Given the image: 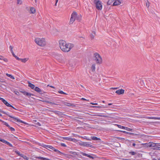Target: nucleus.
Returning a JSON list of instances; mask_svg holds the SVG:
<instances>
[{
  "mask_svg": "<svg viewBox=\"0 0 160 160\" xmlns=\"http://www.w3.org/2000/svg\"><path fill=\"white\" fill-rule=\"evenodd\" d=\"M59 46L62 51L65 52L69 51L74 46L71 43H67L63 40H60L59 42Z\"/></svg>",
  "mask_w": 160,
  "mask_h": 160,
  "instance_id": "f257e3e1",
  "label": "nucleus"
},
{
  "mask_svg": "<svg viewBox=\"0 0 160 160\" xmlns=\"http://www.w3.org/2000/svg\"><path fill=\"white\" fill-rule=\"evenodd\" d=\"M35 42L38 45L43 46L46 44V42L44 38H37L35 39Z\"/></svg>",
  "mask_w": 160,
  "mask_h": 160,
  "instance_id": "f03ea898",
  "label": "nucleus"
},
{
  "mask_svg": "<svg viewBox=\"0 0 160 160\" xmlns=\"http://www.w3.org/2000/svg\"><path fill=\"white\" fill-rule=\"evenodd\" d=\"M93 59L97 64H100L102 62V59L101 57L99 54L97 53H94Z\"/></svg>",
  "mask_w": 160,
  "mask_h": 160,
  "instance_id": "7ed1b4c3",
  "label": "nucleus"
},
{
  "mask_svg": "<svg viewBox=\"0 0 160 160\" xmlns=\"http://www.w3.org/2000/svg\"><path fill=\"white\" fill-rule=\"evenodd\" d=\"M94 2L96 5L97 9L98 10H101L102 8V5L100 0H94Z\"/></svg>",
  "mask_w": 160,
  "mask_h": 160,
  "instance_id": "20e7f679",
  "label": "nucleus"
},
{
  "mask_svg": "<svg viewBox=\"0 0 160 160\" xmlns=\"http://www.w3.org/2000/svg\"><path fill=\"white\" fill-rule=\"evenodd\" d=\"M77 16V13L75 12H73L71 15V17L70 19V23L72 24L76 20Z\"/></svg>",
  "mask_w": 160,
  "mask_h": 160,
  "instance_id": "39448f33",
  "label": "nucleus"
},
{
  "mask_svg": "<svg viewBox=\"0 0 160 160\" xmlns=\"http://www.w3.org/2000/svg\"><path fill=\"white\" fill-rule=\"evenodd\" d=\"M2 112L4 114H6L8 116L10 117L13 118L14 120L15 121L16 120L18 122L25 123V122L21 120L20 119H18L17 118H15L13 116H12L10 115L9 114L8 112H4L2 111Z\"/></svg>",
  "mask_w": 160,
  "mask_h": 160,
  "instance_id": "423d86ee",
  "label": "nucleus"
},
{
  "mask_svg": "<svg viewBox=\"0 0 160 160\" xmlns=\"http://www.w3.org/2000/svg\"><path fill=\"white\" fill-rule=\"evenodd\" d=\"M0 100H1L8 107H12V108L16 109L14 107H13L12 105H10L8 102H7L5 99L2 98H0Z\"/></svg>",
  "mask_w": 160,
  "mask_h": 160,
  "instance_id": "0eeeda50",
  "label": "nucleus"
},
{
  "mask_svg": "<svg viewBox=\"0 0 160 160\" xmlns=\"http://www.w3.org/2000/svg\"><path fill=\"white\" fill-rule=\"evenodd\" d=\"M79 145L80 146H83L84 147H89L92 148V145L90 144H89L87 142H80L79 143Z\"/></svg>",
  "mask_w": 160,
  "mask_h": 160,
  "instance_id": "6e6552de",
  "label": "nucleus"
},
{
  "mask_svg": "<svg viewBox=\"0 0 160 160\" xmlns=\"http://www.w3.org/2000/svg\"><path fill=\"white\" fill-rule=\"evenodd\" d=\"M116 125H117L118 126V127L119 128L125 129L128 131H132V129L130 128H128V127H124L123 126H122L121 125H118V124H116Z\"/></svg>",
  "mask_w": 160,
  "mask_h": 160,
  "instance_id": "1a4fd4ad",
  "label": "nucleus"
},
{
  "mask_svg": "<svg viewBox=\"0 0 160 160\" xmlns=\"http://www.w3.org/2000/svg\"><path fill=\"white\" fill-rule=\"evenodd\" d=\"M21 92L24 95L26 96L29 97H31V96H34L33 94L27 92L25 91H21Z\"/></svg>",
  "mask_w": 160,
  "mask_h": 160,
  "instance_id": "9d476101",
  "label": "nucleus"
},
{
  "mask_svg": "<svg viewBox=\"0 0 160 160\" xmlns=\"http://www.w3.org/2000/svg\"><path fill=\"white\" fill-rule=\"evenodd\" d=\"M124 90L123 89H121L116 91L115 93L118 95L122 94L124 93Z\"/></svg>",
  "mask_w": 160,
  "mask_h": 160,
  "instance_id": "9b49d317",
  "label": "nucleus"
},
{
  "mask_svg": "<svg viewBox=\"0 0 160 160\" xmlns=\"http://www.w3.org/2000/svg\"><path fill=\"white\" fill-rule=\"evenodd\" d=\"M34 90L41 94L43 93V92L38 87H36L34 89Z\"/></svg>",
  "mask_w": 160,
  "mask_h": 160,
  "instance_id": "f8f14e48",
  "label": "nucleus"
},
{
  "mask_svg": "<svg viewBox=\"0 0 160 160\" xmlns=\"http://www.w3.org/2000/svg\"><path fill=\"white\" fill-rule=\"evenodd\" d=\"M42 146L45 148H49L52 150L53 149H54V147H53L52 146H50V145L43 144L42 145Z\"/></svg>",
  "mask_w": 160,
  "mask_h": 160,
  "instance_id": "ddd939ff",
  "label": "nucleus"
},
{
  "mask_svg": "<svg viewBox=\"0 0 160 160\" xmlns=\"http://www.w3.org/2000/svg\"><path fill=\"white\" fill-rule=\"evenodd\" d=\"M80 153L83 156H87V157H89L91 158H92V159L93 158V157L92 156H91L90 155L88 154H87V153H84L83 152H80Z\"/></svg>",
  "mask_w": 160,
  "mask_h": 160,
  "instance_id": "4468645a",
  "label": "nucleus"
},
{
  "mask_svg": "<svg viewBox=\"0 0 160 160\" xmlns=\"http://www.w3.org/2000/svg\"><path fill=\"white\" fill-rule=\"evenodd\" d=\"M63 138L66 140L73 142H75L76 140V139L75 138H72L70 137H64Z\"/></svg>",
  "mask_w": 160,
  "mask_h": 160,
  "instance_id": "2eb2a0df",
  "label": "nucleus"
},
{
  "mask_svg": "<svg viewBox=\"0 0 160 160\" xmlns=\"http://www.w3.org/2000/svg\"><path fill=\"white\" fill-rule=\"evenodd\" d=\"M114 1L115 2L113 3V6H117L121 3L120 0H114Z\"/></svg>",
  "mask_w": 160,
  "mask_h": 160,
  "instance_id": "dca6fc26",
  "label": "nucleus"
},
{
  "mask_svg": "<svg viewBox=\"0 0 160 160\" xmlns=\"http://www.w3.org/2000/svg\"><path fill=\"white\" fill-rule=\"evenodd\" d=\"M160 143H155L154 142H151L150 144L151 147H157L158 146H160Z\"/></svg>",
  "mask_w": 160,
  "mask_h": 160,
  "instance_id": "f3484780",
  "label": "nucleus"
},
{
  "mask_svg": "<svg viewBox=\"0 0 160 160\" xmlns=\"http://www.w3.org/2000/svg\"><path fill=\"white\" fill-rule=\"evenodd\" d=\"M64 104L68 106H72L74 107L75 106V105L74 104H71L70 103L67 102H64Z\"/></svg>",
  "mask_w": 160,
  "mask_h": 160,
  "instance_id": "a211bd4d",
  "label": "nucleus"
},
{
  "mask_svg": "<svg viewBox=\"0 0 160 160\" xmlns=\"http://www.w3.org/2000/svg\"><path fill=\"white\" fill-rule=\"evenodd\" d=\"M28 86L30 87L32 89H34V88H35V86L34 84L31 83L29 82H28Z\"/></svg>",
  "mask_w": 160,
  "mask_h": 160,
  "instance_id": "6ab92c4d",
  "label": "nucleus"
},
{
  "mask_svg": "<svg viewBox=\"0 0 160 160\" xmlns=\"http://www.w3.org/2000/svg\"><path fill=\"white\" fill-rule=\"evenodd\" d=\"M30 11L31 13L34 14L36 12V9L35 8L32 7L30 8Z\"/></svg>",
  "mask_w": 160,
  "mask_h": 160,
  "instance_id": "aec40b11",
  "label": "nucleus"
},
{
  "mask_svg": "<svg viewBox=\"0 0 160 160\" xmlns=\"http://www.w3.org/2000/svg\"><path fill=\"white\" fill-rule=\"evenodd\" d=\"M53 150H54L55 152L58 153H59V154L60 155H65L64 153L61 152L58 149H55L54 148V149H53Z\"/></svg>",
  "mask_w": 160,
  "mask_h": 160,
  "instance_id": "412c9836",
  "label": "nucleus"
},
{
  "mask_svg": "<svg viewBox=\"0 0 160 160\" xmlns=\"http://www.w3.org/2000/svg\"><path fill=\"white\" fill-rule=\"evenodd\" d=\"M82 16L80 15H78L77 14V16L76 18V20L78 21H80L81 19Z\"/></svg>",
  "mask_w": 160,
  "mask_h": 160,
  "instance_id": "4be33fe9",
  "label": "nucleus"
},
{
  "mask_svg": "<svg viewBox=\"0 0 160 160\" xmlns=\"http://www.w3.org/2000/svg\"><path fill=\"white\" fill-rule=\"evenodd\" d=\"M144 146L147 148H151L150 142L144 144Z\"/></svg>",
  "mask_w": 160,
  "mask_h": 160,
  "instance_id": "5701e85b",
  "label": "nucleus"
},
{
  "mask_svg": "<svg viewBox=\"0 0 160 160\" xmlns=\"http://www.w3.org/2000/svg\"><path fill=\"white\" fill-rule=\"evenodd\" d=\"M41 101L43 102H46L48 103H49V104H53V105H56V104H55V103H53V102H49L48 101H46V100H41Z\"/></svg>",
  "mask_w": 160,
  "mask_h": 160,
  "instance_id": "b1692460",
  "label": "nucleus"
},
{
  "mask_svg": "<svg viewBox=\"0 0 160 160\" xmlns=\"http://www.w3.org/2000/svg\"><path fill=\"white\" fill-rule=\"evenodd\" d=\"M92 139L93 140L99 141L101 140L100 138H98L95 136L92 137Z\"/></svg>",
  "mask_w": 160,
  "mask_h": 160,
  "instance_id": "393cba45",
  "label": "nucleus"
},
{
  "mask_svg": "<svg viewBox=\"0 0 160 160\" xmlns=\"http://www.w3.org/2000/svg\"><path fill=\"white\" fill-rule=\"evenodd\" d=\"M91 70L92 71L94 72L95 70V65L93 64L91 67Z\"/></svg>",
  "mask_w": 160,
  "mask_h": 160,
  "instance_id": "a878e982",
  "label": "nucleus"
},
{
  "mask_svg": "<svg viewBox=\"0 0 160 160\" xmlns=\"http://www.w3.org/2000/svg\"><path fill=\"white\" fill-rule=\"evenodd\" d=\"M95 35V32H93L91 34V37L92 39H93Z\"/></svg>",
  "mask_w": 160,
  "mask_h": 160,
  "instance_id": "bb28decb",
  "label": "nucleus"
},
{
  "mask_svg": "<svg viewBox=\"0 0 160 160\" xmlns=\"http://www.w3.org/2000/svg\"><path fill=\"white\" fill-rule=\"evenodd\" d=\"M28 58H25L24 59L21 58V61L22 62L25 63L28 60Z\"/></svg>",
  "mask_w": 160,
  "mask_h": 160,
  "instance_id": "cd10ccee",
  "label": "nucleus"
},
{
  "mask_svg": "<svg viewBox=\"0 0 160 160\" xmlns=\"http://www.w3.org/2000/svg\"><path fill=\"white\" fill-rule=\"evenodd\" d=\"M62 57L61 55H59V56H56L55 57V58L57 59L60 60L62 58Z\"/></svg>",
  "mask_w": 160,
  "mask_h": 160,
  "instance_id": "c85d7f7f",
  "label": "nucleus"
},
{
  "mask_svg": "<svg viewBox=\"0 0 160 160\" xmlns=\"http://www.w3.org/2000/svg\"><path fill=\"white\" fill-rule=\"evenodd\" d=\"M37 158H38L39 159H42L43 160H48V158H43V157H37Z\"/></svg>",
  "mask_w": 160,
  "mask_h": 160,
  "instance_id": "c756f323",
  "label": "nucleus"
},
{
  "mask_svg": "<svg viewBox=\"0 0 160 160\" xmlns=\"http://www.w3.org/2000/svg\"><path fill=\"white\" fill-rule=\"evenodd\" d=\"M6 75L7 76H8V77H10V78L12 79H14V78L11 75L7 73Z\"/></svg>",
  "mask_w": 160,
  "mask_h": 160,
  "instance_id": "7c9ffc66",
  "label": "nucleus"
},
{
  "mask_svg": "<svg viewBox=\"0 0 160 160\" xmlns=\"http://www.w3.org/2000/svg\"><path fill=\"white\" fill-rule=\"evenodd\" d=\"M120 131L122 132H123L124 133H125L128 134H131V135L133 134V133L128 132H126L125 131Z\"/></svg>",
  "mask_w": 160,
  "mask_h": 160,
  "instance_id": "2f4dec72",
  "label": "nucleus"
},
{
  "mask_svg": "<svg viewBox=\"0 0 160 160\" xmlns=\"http://www.w3.org/2000/svg\"><path fill=\"white\" fill-rule=\"evenodd\" d=\"M151 119L160 120V117H151Z\"/></svg>",
  "mask_w": 160,
  "mask_h": 160,
  "instance_id": "473e14b6",
  "label": "nucleus"
},
{
  "mask_svg": "<svg viewBox=\"0 0 160 160\" xmlns=\"http://www.w3.org/2000/svg\"><path fill=\"white\" fill-rule=\"evenodd\" d=\"M153 150H160V147H158L153 148Z\"/></svg>",
  "mask_w": 160,
  "mask_h": 160,
  "instance_id": "72a5a7b5",
  "label": "nucleus"
},
{
  "mask_svg": "<svg viewBox=\"0 0 160 160\" xmlns=\"http://www.w3.org/2000/svg\"><path fill=\"white\" fill-rule=\"evenodd\" d=\"M17 0V4L21 5L22 3V0Z\"/></svg>",
  "mask_w": 160,
  "mask_h": 160,
  "instance_id": "f704fd0d",
  "label": "nucleus"
},
{
  "mask_svg": "<svg viewBox=\"0 0 160 160\" xmlns=\"http://www.w3.org/2000/svg\"><path fill=\"white\" fill-rule=\"evenodd\" d=\"M129 153L132 155H134L136 154V153L135 152H130Z\"/></svg>",
  "mask_w": 160,
  "mask_h": 160,
  "instance_id": "c9c22d12",
  "label": "nucleus"
},
{
  "mask_svg": "<svg viewBox=\"0 0 160 160\" xmlns=\"http://www.w3.org/2000/svg\"><path fill=\"white\" fill-rule=\"evenodd\" d=\"M0 141L2 142H3L4 143H5V144H6L8 142L7 141L4 140V139H1Z\"/></svg>",
  "mask_w": 160,
  "mask_h": 160,
  "instance_id": "e433bc0d",
  "label": "nucleus"
},
{
  "mask_svg": "<svg viewBox=\"0 0 160 160\" xmlns=\"http://www.w3.org/2000/svg\"><path fill=\"white\" fill-rule=\"evenodd\" d=\"M0 141L2 142H3L4 143H5V144H6L8 142L7 141L4 140V139H1Z\"/></svg>",
  "mask_w": 160,
  "mask_h": 160,
  "instance_id": "4c0bfd02",
  "label": "nucleus"
},
{
  "mask_svg": "<svg viewBox=\"0 0 160 160\" xmlns=\"http://www.w3.org/2000/svg\"><path fill=\"white\" fill-rule=\"evenodd\" d=\"M0 141L2 142H3L4 143H5V144H6L8 142L7 141L4 140V139H1Z\"/></svg>",
  "mask_w": 160,
  "mask_h": 160,
  "instance_id": "58836bf2",
  "label": "nucleus"
},
{
  "mask_svg": "<svg viewBox=\"0 0 160 160\" xmlns=\"http://www.w3.org/2000/svg\"><path fill=\"white\" fill-rule=\"evenodd\" d=\"M13 47H12V46H10V47H9V48H10V51L11 52H13Z\"/></svg>",
  "mask_w": 160,
  "mask_h": 160,
  "instance_id": "ea45409f",
  "label": "nucleus"
},
{
  "mask_svg": "<svg viewBox=\"0 0 160 160\" xmlns=\"http://www.w3.org/2000/svg\"><path fill=\"white\" fill-rule=\"evenodd\" d=\"M6 144H7V145H9V146L10 147H13L12 145V144H11L10 143H9V142H8L7 143H6Z\"/></svg>",
  "mask_w": 160,
  "mask_h": 160,
  "instance_id": "a19ab883",
  "label": "nucleus"
},
{
  "mask_svg": "<svg viewBox=\"0 0 160 160\" xmlns=\"http://www.w3.org/2000/svg\"><path fill=\"white\" fill-rule=\"evenodd\" d=\"M60 94H67L65 93L63 91H60L58 92Z\"/></svg>",
  "mask_w": 160,
  "mask_h": 160,
  "instance_id": "79ce46f5",
  "label": "nucleus"
},
{
  "mask_svg": "<svg viewBox=\"0 0 160 160\" xmlns=\"http://www.w3.org/2000/svg\"><path fill=\"white\" fill-rule=\"evenodd\" d=\"M24 159L28 160L29 159L26 156L24 155L23 158Z\"/></svg>",
  "mask_w": 160,
  "mask_h": 160,
  "instance_id": "37998d69",
  "label": "nucleus"
},
{
  "mask_svg": "<svg viewBox=\"0 0 160 160\" xmlns=\"http://www.w3.org/2000/svg\"><path fill=\"white\" fill-rule=\"evenodd\" d=\"M116 138H117V139H120V140H125V139L124 138H119V137H117Z\"/></svg>",
  "mask_w": 160,
  "mask_h": 160,
  "instance_id": "c03bdc74",
  "label": "nucleus"
},
{
  "mask_svg": "<svg viewBox=\"0 0 160 160\" xmlns=\"http://www.w3.org/2000/svg\"><path fill=\"white\" fill-rule=\"evenodd\" d=\"M4 124L6 126H7V127H8L9 128L10 127V126L8 125V123H6V122H5V123H4Z\"/></svg>",
  "mask_w": 160,
  "mask_h": 160,
  "instance_id": "a18cd8bd",
  "label": "nucleus"
},
{
  "mask_svg": "<svg viewBox=\"0 0 160 160\" xmlns=\"http://www.w3.org/2000/svg\"><path fill=\"white\" fill-rule=\"evenodd\" d=\"M15 152L16 153H17V154H18L19 156H20V155L21 154L20 152H19L17 151H15Z\"/></svg>",
  "mask_w": 160,
  "mask_h": 160,
  "instance_id": "49530a36",
  "label": "nucleus"
},
{
  "mask_svg": "<svg viewBox=\"0 0 160 160\" xmlns=\"http://www.w3.org/2000/svg\"><path fill=\"white\" fill-rule=\"evenodd\" d=\"M61 145L63 147H66V145H65V144H64V143H61Z\"/></svg>",
  "mask_w": 160,
  "mask_h": 160,
  "instance_id": "de8ad7c7",
  "label": "nucleus"
},
{
  "mask_svg": "<svg viewBox=\"0 0 160 160\" xmlns=\"http://www.w3.org/2000/svg\"><path fill=\"white\" fill-rule=\"evenodd\" d=\"M10 130L11 131H15V129L13 128H12V127H10Z\"/></svg>",
  "mask_w": 160,
  "mask_h": 160,
  "instance_id": "09e8293b",
  "label": "nucleus"
},
{
  "mask_svg": "<svg viewBox=\"0 0 160 160\" xmlns=\"http://www.w3.org/2000/svg\"><path fill=\"white\" fill-rule=\"evenodd\" d=\"M16 59L18 60H21V58H19L17 56L16 57Z\"/></svg>",
  "mask_w": 160,
  "mask_h": 160,
  "instance_id": "8fccbe9b",
  "label": "nucleus"
},
{
  "mask_svg": "<svg viewBox=\"0 0 160 160\" xmlns=\"http://www.w3.org/2000/svg\"><path fill=\"white\" fill-rule=\"evenodd\" d=\"M81 100H85V101H88V100H87L84 98H81Z\"/></svg>",
  "mask_w": 160,
  "mask_h": 160,
  "instance_id": "3c124183",
  "label": "nucleus"
},
{
  "mask_svg": "<svg viewBox=\"0 0 160 160\" xmlns=\"http://www.w3.org/2000/svg\"><path fill=\"white\" fill-rule=\"evenodd\" d=\"M12 54L13 56L15 58H16V57H17L16 56L15 54H14L13 52H12Z\"/></svg>",
  "mask_w": 160,
  "mask_h": 160,
  "instance_id": "603ef678",
  "label": "nucleus"
},
{
  "mask_svg": "<svg viewBox=\"0 0 160 160\" xmlns=\"http://www.w3.org/2000/svg\"><path fill=\"white\" fill-rule=\"evenodd\" d=\"M122 160H131L130 159H129L122 158Z\"/></svg>",
  "mask_w": 160,
  "mask_h": 160,
  "instance_id": "864d4df0",
  "label": "nucleus"
},
{
  "mask_svg": "<svg viewBox=\"0 0 160 160\" xmlns=\"http://www.w3.org/2000/svg\"><path fill=\"white\" fill-rule=\"evenodd\" d=\"M93 107L99 108H101V107H100V106H93Z\"/></svg>",
  "mask_w": 160,
  "mask_h": 160,
  "instance_id": "5fc2aeb1",
  "label": "nucleus"
},
{
  "mask_svg": "<svg viewBox=\"0 0 160 160\" xmlns=\"http://www.w3.org/2000/svg\"><path fill=\"white\" fill-rule=\"evenodd\" d=\"M37 124L38 125V126H41V124L39 122H38L37 123Z\"/></svg>",
  "mask_w": 160,
  "mask_h": 160,
  "instance_id": "6e6d98bb",
  "label": "nucleus"
},
{
  "mask_svg": "<svg viewBox=\"0 0 160 160\" xmlns=\"http://www.w3.org/2000/svg\"><path fill=\"white\" fill-rule=\"evenodd\" d=\"M24 156V155L23 154H21L20 155V156H21V157H22L23 158V156Z\"/></svg>",
  "mask_w": 160,
  "mask_h": 160,
  "instance_id": "4d7b16f0",
  "label": "nucleus"
},
{
  "mask_svg": "<svg viewBox=\"0 0 160 160\" xmlns=\"http://www.w3.org/2000/svg\"><path fill=\"white\" fill-rule=\"evenodd\" d=\"M4 61L6 62H8V60L7 59L5 58L3 59Z\"/></svg>",
  "mask_w": 160,
  "mask_h": 160,
  "instance_id": "13d9d810",
  "label": "nucleus"
},
{
  "mask_svg": "<svg viewBox=\"0 0 160 160\" xmlns=\"http://www.w3.org/2000/svg\"><path fill=\"white\" fill-rule=\"evenodd\" d=\"M47 86H50V87L52 88H55L53 86H49V85H48Z\"/></svg>",
  "mask_w": 160,
  "mask_h": 160,
  "instance_id": "bf43d9fd",
  "label": "nucleus"
},
{
  "mask_svg": "<svg viewBox=\"0 0 160 160\" xmlns=\"http://www.w3.org/2000/svg\"><path fill=\"white\" fill-rule=\"evenodd\" d=\"M111 88L112 89H117L118 88Z\"/></svg>",
  "mask_w": 160,
  "mask_h": 160,
  "instance_id": "052dcab7",
  "label": "nucleus"
},
{
  "mask_svg": "<svg viewBox=\"0 0 160 160\" xmlns=\"http://www.w3.org/2000/svg\"><path fill=\"white\" fill-rule=\"evenodd\" d=\"M98 116H99L103 117H105L104 116L102 115H98Z\"/></svg>",
  "mask_w": 160,
  "mask_h": 160,
  "instance_id": "680f3d73",
  "label": "nucleus"
},
{
  "mask_svg": "<svg viewBox=\"0 0 160 160\" xmlns=\"http://www.w3.org/2000/svg\"><path fill=\"white\" fill-rule=\"evenodd\" d=\"M147 118L149 119H151V117H147Z\"/></svg>",
  "mask_w": 160,
  "mask_h": 160,
  "instance_id": "e2e57ef3",
  "label": "nucleus"
},
{
  "mask_svg": "<svg viewBox=\"0 0 160 160\" xmlns=\"http://www.w3.org/2000/svg\"><path fill=\"white\" fill-rule=\"evenodd\" d=\"M136 145V144L134 143H133V144H132V146L134 147H135V146Z\"/></svg>",
  "mask_w": 160,
  "mask_h": 160,
  "instance_id": "0e129e2a",
  "label": "nucleus"
},
{
  "mask_svg": "<svg viewBox=\"0 0 160 160\" xmlns=\"http://www.w3.org/2000/svg\"><path fill=\"white\" fill-rule=\"evenodd\" d=\"M91 104L92 105H97V103H91Z\"/></svg>",
  "mask_w": 160,
  "mask_h": 160,
  "instance_id": "69168bd1",
  "label": "nucleus"
},
{
  "mask_svg": "<svg viewBox=\"0 0 160 160\" xmlns=\"http://www.w3.org/2000/svg\"><path fill=\"white\" fill-rule=\"evenodd\" d=\"M2 56H0V60H1V59H2V58H2Z\"/></svg>",
  "mask_w": 160,
  "mask_h": 160,
  "instance_id": "338daca9",
  "label": "nucleus"
},
{
  "mask_svg": "<svg viewBox=\"0 0 160 160\" xmlns=\"http://www.w3.org/2000/svg\"><path fill=\"white\" fill-rule=\"evenodd\" d=\"M0 160H4L3 159H2V158H0Z\"/></svg>",
  "mask_w": 160,
  "mask_h": 160,
  "instance_id": "774afa93",
  "label": "nucleus"
}]
</instances>
